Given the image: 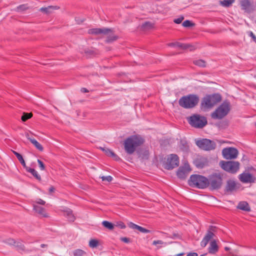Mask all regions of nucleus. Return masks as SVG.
Returning a JSON list of instances; mask_svg holds the SVG:
<instances>
[{
	"mask_svg": "<svg viewBox=\"0 0 256 256\" xmlns=\"http://www.w3.org/2000/svg\"><path fill=\"white\" fill-rule=\"evenodd\" d=\"M236 184L232 180H228L226 186V192H232L236 188Z\"/></svg>",
	"mask_w": 256,
	"mask_h": 256,
	"instance_id": "412c9836",
	"label": "nucleus"
},
{
	"mask_svg": "<svg viewBox=\"0 0 256 256\" xmlns=\"http://www.w3.org/2000/svg\"><path fill=\"white\" fill-rule=\"evenodd\" d=\"M36 202L38 204H40L41 205H44L46 204V202L44 200H42L40 198L38 199Z\"/></svg>",
	"mask_w": 256,
	"mask_h": 256,
	"instance_id": "09e8293b",
	"label": "nucleus"
},
{
	"mask_svg": "<svg viewBox=\"0 0 256 256\" xmlns=\"http://www.w3.org/2000/svg\"><path fill=\"white\" fill-rule=\"evenodd\" d=\"M26 171L28 172H30L32 174V175L38 180L40 181L41 180L40 176L38 174V172L33 168H26Z\"/></svg>",
	"mask_w": 256,
	"mask_h": 256,
	"instance_id": "bb28decb",
	"label": "nucleus"
},
{
	"mask_svg": "<svg viewBox=\"0 0 256 256\" xmlns=\"http://www.w3.org/2000/svg\"><path fill=\"white\" fill-rule=\"evenodd\" d=\"M190 186L200 189H204L208 186V178L199 174H192L188 180Z\"/></svg>",
	"mask_w": 256,
	"mask_h": 256,
	"instance_id": "7ed1b4c3",
	"label": "nucleus"
},
{
	"mask_svg": "<svg viewBox=\"0 0 256 256\" xmlns=\"http://www.w3.org/2000/svg\"><path fill=\"white\" fill-rule=\"evenodd\" d=\"M62 211L64 212V214L66 216L70 222H73L75 220V216H74L72 211L71 209L66 208Z\"/></svg>",
	"mask_w": 256,
	"mask_h": 256,
	"instance_id": "a211bd4d",
	"label": "nucleus"
},
{
	"mask_svg": "<svg viewBox=\"0 0 256 256\" xmlns=\"http://www.w3.org/2000/svg\"><path fill=\"white\" fill-rule=\"evenodd\" d=\"M120 240L122 242H126V243H129V242H131L130 238H126V237L121 238H120Z\"/></svg>",
	"mask_w": 256,
	"mask_h": 256,
	"instance_id": "49530a36",
	"label": "nucleus"
},
{
	"mask_svg": "<svg viewBox=\"0 0 256 256\" xmlns=\"http://www.w3.org/2000/svg\"><path fill=\"white\" fill-rule=\"evenodd\" d=\"M139 154L142 159L147 160L148 158L149 152L146 148H142L139 152Z\"/></svg>",
	"mask_w": 256,
	"mask_h": 256,
	"instance_id": "cd10ccee",
	"label": "nucleus"
},
{
	"mask_svg": "<svg viewBox=\"0 0 256 256\" xmlns=\"http://www.w3.org/2000/svg\"><path fill=\"white\" fill-rule=\"evenodd\" d=\"M186 256H198V254L196 252H189L187 254Z\"/></svg>",
	"mask_w": 256,
	"mask_h": 256,
	"instance_id": "5fc2aeb1",
	"label": "nucleus"
},
{
	"mask_svg": "<svg viewBox=\"0 0 256 256\" xmlns=\"http://www.w3.org/2000/svg\"><path fill=\"white\" fill-rule=\"evenodd\" d=\"M112 32V29L108 28H92L88 30V33L90 34H94L96 35L102 34H108L110 32Z\"/></svg>",
	"mask_w": 256,
	"mask_h": 256,
	"instance_id": "4468645a",
	"label": "nucleus"
},
{
	"mask_svg": "<svg viewBox=\"0 0 256 256\" xmlns=\"http://www.w3.org/2000/svg\"><path fill=\"white\" fill-rule=\"evenodd\" d=\"M20 164H22V165L26 168H26H30L26 165V161H20Z\"/></svg>",
	"mask_w": 256,
	"mask_h": 256,
	"instance_id": "603ef678",
	"label": "nucleus"
},
{
	"mask_svg": "<svg viewBox=\"0 0 256 256\" xmlns=\"http://www.w3.org/2000/svg\"><path fill=\"white\" fill-rule=\"evenodd\" d=\"M54 8H56V6H49L46 8H42L40 9V11L46 14H49L51 12V10H54Z\"/></svg>",
	"mask_w": 256,
	"mask_h": 256,
	"instance_id": "72a5a7b5",
	"label": "nucleus"
},
{
	"mask_svg": "<svg viewBox=\"0 0 256 256\" xmlns=\"http://www.w3.org/2000/svg\"><path fill=\"white\" fill-rule=\"evenodd\" d=\"M18 10H24V5H21V6H20L18 7Z\"/></svg>",
	"mask_w": 256,
	"mask_h": 256,
	"instance_id": "13d9d810",
	"label": "nucleus"
},
{
	"mask_svg": "<svg viewBox=\"0 0 256 256\" xmlns=\"http://www.w3.org/2000/svg\"><path fill=\"white\" fill-rule=\"evenodd\" d=\"M100 148L104 152L105 154L111 158H115L116 157V154L110 150L106 148H102L100 147Z\"/></svg>",
	"mask_w": 256,
	"mask_h": 256,
	"instance_id": "a878e982",
	"label": "nucleus"
},
{
	"mask_svg": "<svg viewBox=\"0 0 256 256\" xmlns=\"http://www.w3.org/2000/svg\"><path fill=\"white\" fill-rule=\"evenodd\" d=\"M191 170L190 166L187 162L183 166L179 167L176 172V176L179 178L184 180Z\"/></svg>",
	"mask_w": 256,
	"mask_h": 256,
	"instance_id": "f8f14e48",
	"label": "nucleus"
},
{
	"mask_svg": "<svg viewBox=\"0 0 256 256\" xmlns=\"http://www.w3.org/2000/svg\"><path fill=\"white\" fill-rule=\"evenodd\" d=\"M234 2V0H223L220 1V4L224 7L228 8L230 7Z\"/></svg>",
	"mask_w": 256,
	"mask_h": 256,
	"instance_id": "c756f323",
	"label": "nucleus"
},
{
	"mask_svg": "<svg viewBox=\"0 0 256 256\" xmlns=\"http://www.w3.org/2000/svg\"><path fill=\"white\" fill-rule=\"evenodd\" d=\"M144 140L139 136H132L128 138L124 142L126 152L128 154H132L136 148L143 144Z\"/></svg>",
	"mask_w": 256,
	"mask_h": 256,
	"instance_id": "f257e3e1",
	"label": "nucleus"
},
{
	"mask_svg": "<svg viewBox=\"0 0 256 256\" xmlns=\"http://www.w3.org/2000/svg\"><path fill=\"white\" fill-rule=\"evenodd\" d=\"M112 31L110 32L108 34H106V36H108L106 40V42L107 43L112 42L114 40H116L117 39V36H115L113 34H112Z\"/></svg>",
	"mask_w": 256,
	"mask_h": 256,
	"instance_id": "7c9ffc66",
	"label": "nucleus"
},
{
	"mask_svg": "<svg viewBox=\"0 0 256 256\" xmlns=\"http://www.w3.org/2000/svg\"><path fill=\"white\" fill-rule=\"evenodd\" d=\"M164 242L160 240H154L152 242L154 245H156L157 244H163Z\"/></svg>",
	"mask_w": 256,
	"mask_h": 256,
	"instance_id": "3c124183",
	"label": "nucleus"
},
{
	"mask_svg": "<svg viewBox=\"0 0 256 256\" xmlns=\"http://www.w3.org/2000/svg\"><path fill=\"white\" fill-rule=\"evenodd\" d=\"M221 100V96L218 94L206 95L202 98L200 108L203 111H207L211 109Z\"/></svg>",
	"mask_w": 256,
	"mask_h": 256,
	"instance_id": "f03ea898",
	"label": "nucleus"
},
{
	"mask_svg": "<svg viewBox=\"0 0 256 256\" xmlns=\"http://www.w3.org/2000/svg\"><path fill=\"white\" fill-rule=\"evenodd\" d=\"M247 160V158L245 156H244L242 159V160Z\"/></svg>",
	"mask_w": 256,
	"mask_h": 256,
	"instance_id": "0e129e2a",
	"label": "nucleus"
},
{
	"mask_svg": "<svg viewBox=\"0 0 256 256\" xmlns=\"http://www.w3.org/2000/svg\"><path fill=\"white\" fill-rule=\"evenodd\" d=\"M178 146L180 150L184 152H188L190 150L189 144L186 138L180 140Z\"/></svg>",
	"mask_w": 256,
	"mask_h": 256,
	"instance_id": "dca6fc26",
	"label": "nucleus"
},
{
	"mask_svg": "<svg viewBox=\"0 0 256 256\" xmlns=\"http://www.w3.org/2000/svg\"><path fill=\"white\" fill-rule=\"evenodd\" d=\"M208 181L210 190H218L222 184V174L220 172H213L208 176Z\"/></svg>",
	"mask_w": 256,
	"mask_h": 256,
	"instance_id": "423d86ee",
	"label": "nucleus"
},
{
	"mask_svg": "<svg viewBox=\"0 0 256 256\" xmlns=\"http://www.w3.org/2000/svg\"><path fill=\"white\" fill-rule=\"evenodd\" d=\"M230 248H228V247H225V248H224V250H226V251H228V250H230Z\"/></svg>",
	"mask_w": 256,
	"mask_h": 256,
	"instance_id": "338daca9",
	"label": "nucleus"
},
{
	"mask_svg": "<svg viewBox=\"0 0 256 256\" xmlns=\"http://www.w3.org/2000/svg\"><path fill=\"white\" fill-rule=\"evenodd\" d=\"M237 208L246 211L250 212V208L248 204L245 201L240 202L236 206Z\"/></svg>",
	"mask_w": 256,
	"mask_h": 256,
	"instance_id": "aec40b11",
	"label": "nucleus"
},
{
	"mask_svg": "<svg viewBox=\"0 0 256 256\" xmlns=\"http://www.w3.org/2000/svg\"><path fill=\"white\" fill-rule=\"evenodd\" d=\"M208 252L211 254H215L218 250V246L215 240H213L210 242L208 247Z\"/></svg>",
	"mask_w": 256,
	"mask_h": 256,
	"instance_id": "6ab92c4d",
	"label": "nucleus"
},
{
	"mask_svg": "<svg viewBox=\"0 0 256 256\" xmlns=\"http://www.w3.org/2000/svg\"><path fill=\"white\" fill-rule=\"evenodd\" d=\"M81 92H88V90L86 88H82L81 89Z\"/></svg>",
	"mask_w": 256,
	"mask_h": 256,
	"instance_id": "052dcab7",
	"label": "nucleus"
},
{
	"mask_svg": "<svg viewBox=\"0 0 256 256\" xmlns=\"http://www.w3.org/2000/svg\"><path fill=\"white\" fill-rule=\"evenodd\" d=\"M199 97L194 94H190L182 96L178 100L179 105L184 108H192L198 103Z\"/></svg>",
	"mask_w": 256,
	"mask_h": 256,
	"instance_id": "20e7f679",
	"label": "nucleus"
},
{
	"mask_svg": "<svg viewBox=\"0 0 256 256\" xmlns=\"http://www.w3.org/2000/svg\"><path fill=\"white\" fill-rule=\"evenodd\" d=\"M102 224L106 228L110 230H112L114 229V224H112L110 222H109L106 220H104L102 222Z\"/></svg>",
	"mask_w": 256,
	"mask_h": 256,
	"instance_id": "2f4dec72",
	"label": "nucleus"
},
{
	"mask_svg": "<svg viewBox=\"0 0 256 256\" xmlns=\"http://www.w3.org/2000/svg\"><path fill=\"white\" fill-rule=\"evenodd\" d=\"M220 165L224 170L231 174L236 173L240 168L238 161H220Z\"/></svg>",
	"mask_w": 256,
	"mask_h": 256,
	"instance_id": "0eeeda50",
	"label": "nucleus"
},
{
	"mask_svg": "<svg viewBox=\"0 0 256 256\" xmlns=\"http://www.w3.org/2000/svg\"><path fill=\"white\" fill-rule=\"evenodd\" d=\"M25 136L28 139L30 136V134L28 132H25Z\"/></svg>",
	"mask_w": 256,
	"mask_h": 256,
	"instance_id": "680f3d73",
	"label": "nucleus"
},
{
	"mask_svg": "<svg viewBox=\"0 0 256 256\" xmlns=\"http://www.w3.org/2000/svg\"><path fill=\"white\" fill-rule=\"evenodd\" d=\"M12 152L14 153L15 155L16 156L18 160H24L22 156L20 154L14 151H12Z\"/></svg>",
	"mask_w": 256,
	"mask_h": 256,
	"instance_id": "de8ad7c7",
	"label": "nucleus"
},
{
	"mask_svg": "<svg viewBox=\"0 0 256 256\" xmlns=\"http://www.w3.org/2000/svg\"><path fill=\"white\" fill-rule=\"evenodd\" d=\"M183 254H184V253H180V254H177L176 256H182Z\"/></svg>",
	"mask_w": 256,
	"mask_h": 256,
	"instance_id": "774afa93",
	"label": "nucleus"
},
{
	"mask_svg": "<svg viewBox=\"0 0 256 256\" xmlns=\"http://www.w3.org/2000/svg\"><path fill=\"white\" fill-rule=\"evenodd\" d=\"M32 143L38 150H40V151H42L43 150L42 146L39 142H38L36 140H32Z\"/></svg>",
	"mask_w": 256,
	"mask_h": 256,
	"instance_id": "58836bf2",
	"label": "nucleus"
},
{
	"mask_svg": "<svg viewBox=\"0 0 256 256\" xmlns=\"http://www.w3.org/2000/svg\"><path fill=\"white\" fill-rule=\"evenodd\" d=\"M54 190H55V188H54V186H50V187L49 188V192H50V193L54 192Z\"/></svg>",
	"mask_w": 256,
	"mask_h": 256,
	"instance_id": "bf43d9fd",
	"label": "nucleus"
},
{
	"mask_svg": "<svg viewBox=\"0 0 256 256\" xmlns=\"http://www.w3.org/2000/svg\"><path fill=\"white\" fill-rule=\"evenodd\" d=\"M154 164L157 167L161 166L168 170H172L179 166V161H153Z\"/></svg>",
	"mask_w": 256,
	"mask_h": 256,
	"instance_id": "9b49d317",
	"label": "nucleus"
},
{
	"mask_svg": "<svg viewBox=\"0 0 256 256\" xmlns=\"http://www.w3.org/2000/svg\"><path fill=\"white\" fill-rule=\"evenodd\" d=\"M182 25L183 26L187 28V27H190V26H194V23L192 22L189 20H186L183 22Z\"/></svg>",
	"mask_w": 256,
	"mask_h": 256,
	"instance_id": "ea45409f",
	"label": "nucleus"
},
{
	"mask_svg": "<svg viewBox=\"0 0 256 256\" xmlns=\"http://www.w3.org/2000/svg\"><path fill=\"white\" fill-rule=\"evenodd\" d=\"M6 243L10 245H14L16 243L15 240L12 238H9L6 240Z\"/></svg>",
	"mask_w": 256,
	"mask_h": 256,
	"instance_id": "c03bdc74",
	"label": "nucleus"
},
{
	"mask_svg": "<svg viewBox=\"0 0 256 256\" xmlns=\"http://www.w3.org/2000/svg\"><path fill=\"white\" fill-rule=\"evenodd\" d=\"M216 227L214 226H210L208 230L212 231L213 233L216 232Z\"/></svg>",
	"mask_w": 256,
	"mask_h": 256,
	"instance_id": "864d4df0",
	"label": "nucleus"
},
{
	"mask_svg": "<svg viewBox=\"0 0 256 256\" xmlns=\"http://www.w3.org/2000/svg\"><path fill=\"white\" fill-rule=\"evenodd\" d=\"M38 162L39 164V166H40V170H44V164H43L42 161H38Z\"/></svg>",
	"mask_w": 256,
	"mask_h": 256,
	"instance_id": "8fccbe9b",
	"label": "nucleus"
},
{
	"mask_svg": "<svg viewBox=\"0 0 256 256\" xmlns=\"http://www.w3.org/2000/svg\"><path fill=\"white\" fill-rule=\"evenodd\" d=\"M154 24L150 22H146L142 24L140 26V28L142 30H148L152 28Z\"/></svg>",
	"mask_w": 256,
	"mask_h": 256,
	"instance_id": "393cba45",
	"label": "nucleus"
},
{
	"mask_svg": "<svg viewBox=\"0 0 256 256\" xmlns=\"http://www.w3.org/2000/svg\"><path fill=\"white\" fill-rule=\"evenodd\" d=\"M179 158L176 154H170L168 155L164 158V160H178Z\"/></svg>",
	"mask_w": 256,
	"mask_h": 256,
	"instance_id": "c9c22d12",
	"label": "nucleus"
},
{
	"mask_svg": "<svg viewBox=\"0 0 256 256\" xmlns=\"http://www.w3.org/2000/svg\"><path fill=\"white\" fill-rule=\"evenodd\" d=\"M214 236V234L210 230H208L206 235L203 238L202 240L200 242V246L204 248L211 238Z\"/></svg>",
	"mask_w": 256,
	"mask_h": 256,
	"instance_id": "2eb2a0df",
	"label": "nucleus"
},
{
	"mask_svg": "<svg viewBox=\"0 0 256 256\" xmlns=\"http://www.w3.org/2000/svg\"><path fill=\"white\" fill-rule=\"evenodd\" d=\"M230 110V102L228 101H224L211 114V117L213 119L221 120L228 114Z\"/></svg>",
	"mask_w": 256,
	"mask_h": 256,
	"instance_id": "39448f33",
	"label": "nucleus"
},
{
	"mask_svg": "<svg viewBox=\"0 0 256 256\" xmlns=\"http://www.w3.org/2000/svg\"><path fill=\"white\" fill-rule=\"evenodd\" d=\"M250 36L252 38L254 41L256 42V36L255 35L253 34L252 32H250Z\"/></svg>",
	"mask_w": 256,
	"mask_h": 256,
	"instance_id": "4d7b16f0",
	"label": "nucleus"
},
{
	"mask_svg": "<svg viewBox=\"0 0 256 256\" xmlns=\"http://www.w3.org/2000/svg\"><path fill=\"white\" fill-rule=\"evenodd\" d=\"M240 180L244 183H252L255 181V178L250 174L243 172L239 176Z\"/></svg>",
	"mask_w": 256,
	"mask_h": 256,
	"instance_id": "ddd939ff",
	"label": "nucleus"
},
{
	"mask_svg": "<svg viewBox=\"0 0 256 256\" xmlns=\"http://www.w3.org/2000/svg\"><path fill=\"white\" fill-rule=\"evenodd\" d=\"M189 123L193 127L202 128L207 124V120L204 116L194 114L190 118Z\"/></svg>",
	"mask_w": 256,
	"mask_h": 256,
	"instance_id": "6e6552de",
	"label": "nucleus"
},
{
	"mask_svg": "<svg viewBox=\"0 0 256 256\" xmlns=\"http://www.w3.org/2000/svg\"><path fill=\"white\" fill-rule=\"evenodd\" d=\"M128 225L130 228L133 230H137L142 233H150V230L139 226L132 222H128Z\"/></svg>",
	"mask_w": 256,
	"mask_h": 256,
	"instance_id": "f3484780",
	"label": "nucleus"
},
{
	"mask_svg": "<svg viewBox=\"0 0 256 256\" xmlns=\"http://www.w3.org/2000/svg\"><path fill=\"white\" fill-rule=\"evenodd\" d=\"M32 116V113L24 112L22 116L21 120L22 122H26Z\"/></svg>",
	"mask_w": 256,
	"mask_h": 256,
	"instance_id": "f704fd0d",
	"label": "nucleus"
},
{
	"mask_svg": "<svg viewBox=\"0 0 256 256\" xmlns=\"http://www.w3.org/2000/svg\"><path fill=\"white\" fill-rule=\"evenodd\" d=\"M196 48V47L189 44H181V50H190L192 51L194 50Z\"/></svg>",
	"mask_w": 256,
	"mask_h": 256,
	"instance_id": "c85d7f7f",
	"label": "nucleus"
},
{
	"mask_svg": "<svg viewBox=\"0 0 256 256\" xmlns=\"http://www.w3.org/2000/svg\"><path fill=\"white\" fill-rule=\"evenodd\" d=\"M114 226L122 229H124L126 228L125 224L123 222L120 221L117 222Z\"/></svg>",
	"mask_w": 256,
	"mask_h": 256,
	"instance_id": "79ce46f5",
	"label": "nucleus"
},
{
	"mask_svg": "<svg viewBox=\"0 0 256 256\" xmlns=\"http://www.w3.org/2000/svg\"><path fill=\"white\" fill-rule=\"evenodd\" d=\"M194 164L198 168H202L208 166L209 161H193Z\"/></svg>",
	"mask_w": 256,
	"mask_h": 256,
	"instance_id": "5701e85b",
	"label": "nucleus"
},
{
	"mask_svg": "<svg viewBox=\"0 0 256 256\" xmlns=\"http://www.w3.org/2000/svg\"><path fill=\"white\" fill-rule=\"evenodd\" d=\"M28 140H30V141L32 142V140H34L35 139L32 138L31 136H30L29 138H28Z\"/></svg>",
	"mask_w": 256,
	"mask_h": 256,
	"instance_id": "69168bd1",
	"label": "nucleus"
},
{
	"mask_svg": "<svg viewBox=\"0 0 256 256\" xmlns=\"http://www.w3.org/2000/svg\"><path fill=\"white\" fill-rule=\"evenodd\" d=\"M238 154V150L234 147H226L222 150V155L224 158L227 160L236 159Z\"/></svg>",
	"mask_w": 256,
	"mask_h": 256,
	"instance_id": "9d476101",
	"label": "nucleus"
},
{
	"mask_svg": "<svg viewBox=\"0 0 256 256\" xmlns=\"http://www.w3.org/2000/svg\"><path fill=\"white\" fill-rule=\"evenodd\" d=\"M196 144L200 149L204 150H211L216 147L214 142L206 138L197 140Z\"/></svg>",
	"mask_w": 256,
	"mask_h": 256,
	"instance_id": "1a4fd4ad",
	"label": "nucleus"
},
{
	"mask_svg": "<svg viewBox=\"0 0 256 256\" xmlns=\"http://www.w3.org/2000/svg\"><path fill=\"white\" fill-rule=\"evenodd\" d=\"M48 246L46 244H42L40 245V247L43 248H45V247H46Z\"/></svg>",
	"mask_w": 256,
	"mask_h": 256,
	"instance_id": "e2e57ef3",
	"label": "nucleus"
},
{
	"mask_svg": "<svg viewBox=\"0 0 256 256\" xmlns=\"http://www.w3.org/2000/svg\"><path fill=\"white\" fill-rule=\"evenodd\" d=\"M34 210L36 211V212L42 215L43 217H48V215L46 213L45 210L44 208L40 206L34 204Z\"/></svg>",
	"mask_w": 256,
	"mask_h": 256,
	"instance_id": "4be33fe9",
	"label": "nucleus"
},
{
	"mask_svg": "<svg viewBox=\"0 0 256 256\" xmlns=\"http://www.w3.org/2000/svg\"><path fill=\"white\" fill-rule=\"evenodd\" d=\"M74 256H83L86 254V252L80 249H76L73 252Z\"/></svg>",
	"mask_w": 256,
	"mask_h": 256,
	"instance_id": "e433bc0d",
	"label": "nucleus"
},
{
	"mask_svg": "<svg viewBox=\"0 0 256 256\" xmlns=\"http://www.w3.org/2000/svg\"><path fill=\"white\" fill-rule=\"evenodd\" d=\"M252 4V2L250 0H242L240 2V5L242 9L248 10L250 8Z\"/></svg>",
	"mask_w": 256,
	"mask_h": 256,
	"instance_id": "b1692460",
	"label": "nucleus"
},
{
	"mask_svg": "<svg viewBox=\"0 0 256 256\" xmlns=\"http://www.w3.org/2000/svg\"><path fill=\"white\" fill-rule=\"evenodd\" d=\"M184 19V16H182L178 18H176L174 20V22L176 23V24H180L182 21Z\"/></svg>",
	"mask_w": 256,
	"mask_h": 256,
	"instance_id": "a18cd8bd",
	"label": "nucleus"
},
{
	"mask_svg": "<svg viewBox=\"0 0 256 256\" xmlns=\"http://www.w3.org/2000/svg\"><path fill=\"white\" fill-rule=\"evenodd\" d=\"M102 178V181H107L108 182H110L112 181L113 178L110 176H102L100 177Z\"/></svg>",
	"mask_w": 256,
	"mask_h": 256,
	"instance_id": "a19ab883",
	"label": "nucleus"
},
{
	"mask_svg": "<svg viewBox=\"0 0 256 256\" xmlns=\"http://www.w3.org/2000/svg\"><path fill=\"white\" fill-rule=\"evenodd\" d=\"M85 52L90 55L94 54V52L92 50H85Z\"/></svg>",
	"mask_w": 256,
	"mask_h": 256,
	"instance_id": "6e6d98bb",
	"label": "nucleus"
},
{
	"mask_svg": "<svg viewBox=\"0 0 256 256\" xmlns=\"http://www.w3.org/2000/svg\"><path fill=\"white\" fill-rule=\"evenodd\" d=\"M182 43L179 42H172L168 44L169 46H177L180 48Z\"/></svg>",
	"mask_w": 256,
	"mask_h": 256,
	"instance_id": "37998d69",
	"label": "nucleus"
},
{
	"mask_svg": "<svg viewBox=\"0 0 256 256\" xmlns=\"http://www.w3.org/2000/svg\"><path fill=\"white\" fill-rule=\"evenodd\" d=\"M194 64L200 67L204 68L206 66V62L202 60H197L194 61Z\"/></svg>",
	"mask_w": 256,
	"mask_h": 256,
	"instance_id": "473e14b6",
	"label": "nucleus"
},
{
	"mask_svg": "<svg viewBox=\"0 0 256 256\" xmlns=\"http://www.w3.org/2000/svg\"><path fill=\"white\" fill-rule=\"evenodd\" d=\"M98 244V242L96 239H92L89 242V246L92 248H96Z\"/></svg>",
	"mask_w": 256,
	"mask_h": 256,
	"instance_id": "4c0bfd02",
	"label": "nucleus"
}]
</instances>
